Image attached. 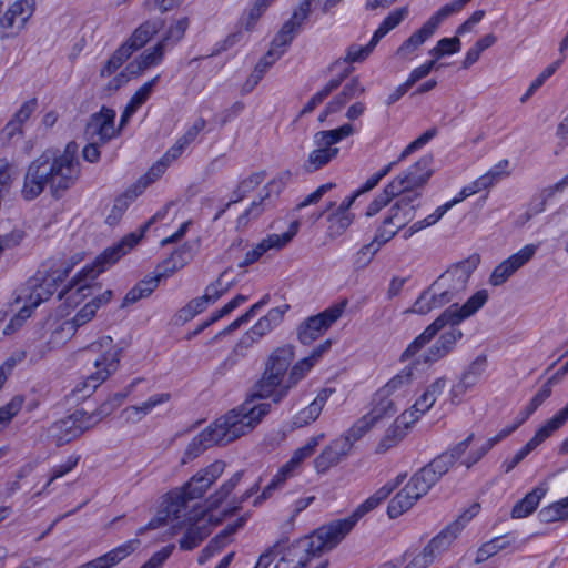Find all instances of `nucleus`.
Returning a JSON list of instances; mask_svg holds the SVG:
<instances>
[{"label": "nucleus", "instance_id": "f257e3e1", "mask_svg": "<svg viewBox=\"0 0 568 568\" xmlns=\"http://www.w3.org/2000/svg\"><path fill=\"white\" fill-rule=\"evenodd\" d=\"M78 151L77 142L70 141L62 153L55 155L47 150L33 160L24 174L22 197L32 201L48 186L54 199H61L77 184L81 175Z\"/></svg>", "mask_w": 568, "mask_h": 568}, {"label": "nucleus", "instance_id": "f03ea898", "mask_svg": "<svg viewBox=\"0 0 568 568\" xmlns=\"http://www.w3.org/2000/svg\"><path fill=\"white\" fill-rule=\"evenodd\" d=\"M270 410V403L253 404V400H246L193 437L186 446L181 463L187 464L207 448L214 445H227L250 433Z\"/></svg>", "mask_w": 568, "mask_h": 568}, {"label": "nucleus", "instance_id": "7ed1b4c3", "mask_svg": "<svg viewBox=\"0 0 568 568\" xmlns=\"http://www.w3.org/2000/svg\"><path fill=\"white\" fill-rule=\"evenodd\" d=\"M168 213V207L158 211L149 221H146L136 232H132L122 237L116 244L105 248L95 261L85 265L69 283V285L59 293L61 300L65 294L70 293L73 288L83 297L88 294L87 290L92 287L91 282L97 278L99 274L116 263L123 255L129 253L144 236L149 227L156 221L163 220Z\"/></svg>", "mask_w": 568, "mask_h": 568}, {"label": "nucleus", "instance_id": "20e7f679", "mask_svg": "<svg viewBox=\"0 0 568 568\" xmlns=\"http://www.w3.org/2000/svg\"><path fill=\"white\" fill-rule=\"evenodd\" d=\"M226 468L224 460L217 459L199 469L182 487L169 491L164 499V511L169 516L180 518L187 509L195 507L191 501L202 498L211 486L223 475Z\"/></svg>", "mask_w": 568, "mask_h": 568}, {"label": "nucleus", "instance_id": "39448f33", "mask_svg": "<svg viewBox=\"0 0 568 568\" xmlns=\"http://www.w3.org/2000/svg\"><path fill=\"white\" fill-rule=\"evenodd\" d=\"M486 290L477 291L463 305H450L433 323H430L400 355V362L414 357L427 345L446 325H459L463 321L477 313L487 302Z\"/></svg>", "mask_w": 568, "mask_h": 568}, {"label": "nucleus", "instance_id": "423d86ee", "mask_svg": "<svg viewBox=\"0 0 568 568\" xmlns=\"http://www.w3.org/2000/svg\"><path fill=\"white\" fill-rule=\"evenodd\" d=\"M479 504H473L456 520L436 535L424 550L415 556L405 568H426L430 565L437 555H440L450 547L466 525L479 513Z\"/></svg>", "mask_w": 568, "mask_h": 568}, {"label": "nucleus", "instance_id": "0eeeda50", "mask_svg": "<svg viewBox=\"0 0 568 568\" xmlns=\"http://www.w3.org/2000/svg\"><path fill=\"white\" fill-rule=\"evenodd\" d=\"M479 263V256L473 255L448 267L433 284H437L438 300L444 305H457L466 291L469 277Z\"/></svg>", "mask_w": 568, "mask_h": 568}, {"label": "nucleus", "instance_id": "6e6552de", "mask_svg": "<svg viewBox=\"0 0 568 568\" xmlns=\"http://www.w3.org/2000/svg\"><path fill=\"white\" fill-rule=\"evenodd\" d=\"M244 475L245 470H237L227 480L223 481L221 486L205 499V510L213 511L225 504V508L223 509L224 516H231L239 511L247 499L257 494L263 481L262 477H258L243 494L240 496L233 495L234 489L241 483Z\"/></svg>", "mask_w": 568, "mask_h": 568}, {"label": "nucleus", "instance_id": "1a4fd4ad", "mask_svg": "<svg viewBox=\"0 0 568 568\" xmlns=\"http://www.w3.org/2000/svg\"><path fill=\"white\" fill-rule=\"evenodd\" d=\"M354 133V126L345 123L337 129L318 131L314 134L315 149L308 154L304 163V169L313 173L334 160L339 149L335 146L339 141L351 136Z\"/></svg>", "mask_w": 568, "mask_h": 568}, {"label": "nucleus", "instance_id": "9d476101", "mask_svg": "<svg viewBox=\"0 0 568 568\" xmlns=\"http://www.w3.org/2000/svg\"><path fill=\"white\" fill-rule=\"evenodd\" d=\"M356 525L352 515L347 518L332 521L318 528L313 535L297 540V548L306 550L315 557L324 550L336 547Z\"/></svg>", "mask_w": 568, "mask_h": 568}, {"label": "nucleus", "instance_id": "9b49d317", "mask_svg": "<svg viewBox=\"0 0 568 568\" xmlns=\"http://www.w3.org/2000/svg\"><path fill=\"white\" fill-rule=\"evenodd\" d=\"M204 509L192 507L186 510V514L182 513L180 518L166 514V517L173 523V535L184 530V535L179 541L181 549L192 550L210 535V528L204 523Z\"/></svg>", "mask_w": 568, "mask_h": 568}, {"label": "nucleus", "instance_id": "f8f14e48", "mask_svg": "<svg viewBox=\"0 0 568 568\" xmlns=\"http://www.w3.org/2000/svg\"><path fill=\"white\" fill-rule=\"evenodd\" d=\"M186 253H189V247L186 246L174 251L170 258L163 262L161 266L163 267L162 272L158 273L155 276H146L125 294L123 298V305L125 306L133 304L141 298L151 295L158 287L162 277H166L173 274L175 271L182 268L187 263V260L183 257Z\"/></svg>", "mask_w": 568, "mask_h": 568}, {"label": "nucleus", "instance_id": "ddd939ff", "mask_svg": "<svg viewBox=\"0 0 568 568\" xmlns=\"http://www.w3.org/2000/svg\"><path fill=\"white\" fill-rule=\"evenodd\" d=\"M348 301L346 298L331 305L317 315L310 316L297 328L298 341L310 345L321 336L343 315Z\"/></svg>", "mask_w": 568, "mask_h": 568}, {"label": "nucleus", "instance_id": "4468645a", "mask_svg": "<svg viewBox=\"0 0 568 568\" xmlns=\"http://www.w3.org/2000/svg\"><path fill=\"white\" fill-rule=\"evenodd\" d=\"M433 156L426 154L417 162L410 165L406 171L394 178L390 183L395 185L398 194H416V199L422 195L420 190L428 182L433 174Z\"/></svg>", "mask_w": 568, "mask_h": 568}, {"label": "nucleus", "instance_id": "2eb2a0df", "mask_svg": "<svg viewBox=\"0 0 568 568\" xmlns=\"http://www.w3.org/2000/svg\"><path fill=\"white\" fill-rule=\"evenodd\" d=\"M97 420L94 415H89L83 409H77L71 415L54 422L50 426L49 433L55 444L62 446L94 427Z\"/></svg>", "mask_w": 568, "mask_h": 568}, {"label": "nucleus", "instance_id": "dca6fc26", "mask_svg": "<svg viewBox=\"0 0 568 568\" xmlns=\"http://www.w3.org/2000/svg\"><path fill=\"white\" fill-rule=\"evenodd\" d=\"M119 361L118 351L106 352L97 358L94 361L97 371L79 382L72 390L77 399L89 397L100 384L116 371Z\"/></svg>", "mask_w": 568, "mask_h": 568}, {"label": "nucleus", "instance_id": "f3484780", "mask_svg": "<svg viewBox=\"0 0 568 568\" xmlns=\"http://www.w3.org/2000/svg\"><path fill=\"white\" fill-rule=\"evenodd\" d=\"M115 115V111L108 106H102L99 112L93 113L84 130L88 140L99 141L101 144H105L115 138L118 134L114 128Z\"/></svg>", "mask_w": 568, "mask_h": 568}, {"label": "nucleus", "instance_id": "a211bd4d", "mask_svg": "<svg viewBox=\"0 0 568 568\" xmlns=\"http://www.w3.org/2000/svg\"><path fill=\"white\" fill-rule=\"evenodd\" d=\"M427 493L426 486L418 483L413 475L408 483L390 499L387 506V515L392 519L398 518Z\"/></svg>", "mask_w": 568, "mask_h": 568}, {"label": "nucleus", "instance_id": "6ab92c4d", "mask_svg": "<svg viewBox=\"0 0 568 568\" xmlns=\"http://www.w3.org/2000/svg\"><path fill=\"white\" fill-rule=\"evenodd\" d=\"M298 231V222L291 223L288 230L283 234H270L257 243L252 250L247 251L243 261L240 262V267H246L258 261L270 250H281L286 246Z\"/></svg>", "mask_w": 568, "mask_h": 568}, {"label": "nucleus", "instance_id": "aec40b11", "mask_svg": "<svg viewBox=\"0 0 568 568\" xmlns=\"http://www.w3.org/2000/svg\"><path fill=\"white\" fill-rule=\"evenodd\" d=\"M352 440L342 435L329 442L321 454L314 459V468L317 474H325L332 467L346 459L352 452Z\"/></svg>", "mask_w": 568, "mask_h": 568}, {"label": "nucleus", "instance_id": "412c9836", "mask_svg": "<svg viewBox=\"0 0 568 568\" xmlns=\"http://www.w3.org/2000/svg\"><path fill=\"white\" fill-rule=\"evenodd\" d=\"M538 246L535 244H527L515 254L503 261L497 265L490 277L489 283L493 286L504 284L517 270L528 263L536 254Z\"/></svg>", "mask_w": 568, "mask_h": 568}, {"label": "nucleus", "instance_id": "4be33fe9", "mask_svg": "<svg viewBox=\"0 0 568 568\" xmlns=\"http://www.w3.org/2000/svg\"><path fill=\"white\" fill-rule=\"evenodd\" d=\"M438 133V130L436 128H430L427 131H425L420 136L415 139L413 142H410L400 153L397 161L390 162L387 165H385L383 169H381L378 172L374 173L372 176H369L366 182L357 190L361 194L366 193L371 190H373L379 181L386 176L394 165H396L398 162L405 160L408 155L414 153L415 151L422 149L424 145H426L432 139H434Z\"/></svg>", "mask_w": 568, "mask_h": 568}, {"label": "nucleus", "instance_id": "5701e85b", "mask_svg": "<svg viewBox=\"0 0 568 568\" xmlns=\"http://www.w3.org/2000/svg\"><path fill=\"white\" fill-rule=\"evenodd\" d=\"M291 385L284 383V377L265 368L262 377L255 384L254 398H272L274 404H278L287 396Z\"/></svg>", "mask_w": 568, "mask_h": 568}, {"label": "nucleus", "instance_id": "b1692460", "mask_svg": "<svg viewBox=\"0 0 568 568\" xmlns=\"http://www.w3.org/2000/svg\"><path fill=\"white\" fill-rule=\"evenodd\" d=\"M449 329L444 332L439 338L423 354L425 364H434L449 355L463 338V332L458 325H448Z\"/></svg>", "mask_w": 568, "mask_h": 568}, {"label": "nucleus", "instance_id": "393cba45", "mask_svg": "<svg viewBox=\"0 0 568 568\" xmlns=\"http://www.w3.org/2000/svg\"><path fill=\"white\" fill-rule=\"evenodd\" d=\"M449 329L444 332L439 338L423 354L425 364H434L449 355L463 338V332L458 325H448Z\"/></svg>", "mask_w": 568, "mask_h": 568}, {"label": "nucleus", "instance_id": "a878e982", "mask_svg": "<svg viewBox=\"0 0 568 568\" xmlns=\"http://www.w3.org/2000/svg\"><path fill=\"white\" fill-rule=\"evenodd\" d=\"M449 329L444 332L439 338L423 354L425 364H434L449 355L463 338V332L458 325H448Z\"/></svg>", "mask_w": 568, "mask_h": 568}, {"label": "nucleus", "instance_id": "bb28decb", "mask_svg": "<svg viewBox=\"0 0 568 568\" xmlns=\"http://www.w3.org/2000/svg\"><path fill=\"white\" fill-rule=\"evenodd\" d=\"M396 199L386 216V224H392V226L402 230L414 219L415 211L419 206V203H417L418 199H416V194L410 195L402 193L397 195Z\"/></svg>", "mask_w": 568, "mask_h": 568}, {"label": "nucleus", "instance_id": "cd10ccee", "mask_svg": "<svg viewBox=\"0 0 568 568\" xmlns=\"http://www.w3.org/2000/svg\"><path fill=\"white\" fill-rule=\"evenodd\" d=\"M487 367L486 355L477 356L462 374L460 379L450 389L452 400L462 398L480 379Z\"/></svg>", "mask_w": 568, "mask_h": 568}, {"label": "nucleus", "instance_id": "c85d7f7f", "mask_svg": "<svg viewBox=\"0 0 568 568\" xmlns=\"http://www.w3.org/2000/svg\"><path fill=\"white\" fill-rule=\"evenodd\" d=\"M453 465L452 458L447 454L442 453L414 474V476L416 480L423 486H426V490L429 491V489L448 473Z\"/></svg>", "mask_w": 568, "mask_h": 568}, {"label": "nucleus", "instance_id": "c756f323", "mask_svg": "<svg viewBox=\"0 0 568 568\" xmlns=\"http://www.w3.org/2000/svg\"><path fill=\"white\" fill-rule=\"evenodd\" d=\"M288 310V304L271 308L265 316L261 317L245 333L252 337L254 343H257L262 337L267 335L283 322L284 315Z\"/></svg>", "mask_w": 568, "mask_h": 568}, {"label": "nucleus", "instance_id": "7c9ffc66", "mask_svg": "<svg viewBox=\"0 0 568 568\" xmlns=\"http://www.w3.org/2000/svg\"><path fill=\"white\" fill-rule=\"evenodd\" d=\"M171 399L170 393H160L152 395L145 402L140 405H132L125 407L121 412V416L128 423H138L142 420L146 415H149L155 407L159 405L165 404Z\"/></svg>", "mask_w": 568, "mask_h": 568}, {"label": "nucleus", "instance_id": "2f4dec72", "mask_svg": "<svg viewBox=\"0 0 568 568\" xmlns=\"http://www.w3.org/2000/svg\"><path fill=\"white\" fill-rule=\"evenodd\" d=\"M36 10V0H17L4 12V21L9 29L22 30Z\"/></svg>", "mask_w": 568, "mask_h": 568}, {"label": "nucleus", "instance_id": "473e14b6", "mask_svg": "<svg viewBox=\"0 0 568 568\" xmlns=\"http://www.w3.org/2000/svg\"><path fill=\"white\" fill-rule=\"evenodd\" d=\"M162 26V20H148L140 24L122 44L133 54V52L144 47L146 42L160 31Z\"/></svg>", "mask_w": 568, "mask_h": 568}, {"label": "nucleus", "instance_id": "72a5a7b5", "mask_svg": "<svg viewBox=\"0 0 568 568\" xmlns=\"http://www.w3.org/2000/svg\"><path fill=\"white\" fill-rule=\"evenodd\" d=\"M332 393L333 390L328 388L321 389L315 399L294 416L293 424L303 427L315 422Z\"/></svg>", "mask_w": 568, "mask_h": 568}, {"label": "nucleus", "instance_id": "f704fd0d", "mask_svg": "<svg viewBox=\"0 0 568 568\" xmlns=\"http://www.w3.org/2000/svg\"><path fill=\"white\" fill-rule=\"evenodd\" d=\"M397 412L395 400L392 395L381 388L374 394L371 402V409L367 413L377 424L384 418L392 417Z\"/></svg>", "mask_w": 568, "mask_h": 568}, {"label": "nucleus", "instance_id": "c9c22d12", "mask_svg": "<svg viewBox=\"0 0 568 568\" xmlns=\"http://www.w3.org/2000/svg\"><path fill=\"white\" fill-rule=\"evenodd\" d=\"M165 49L166 45L159 41L153 48L145 50L139 58L130 62L128 70H134L133 73L140 75L146 69L160 64L164 58Z\"/></svg>", "mask_w": 568, "mask_h": 568}, {"label": "nucleus", "instance_id": "e433bc0d", "mask_svg": "<svg viewBox=\"0 0 568 568\" xmlns=\"http://www.w3.org/2000/svg\"><path fill=\"white\" fill-rule=\"evenodd\" d=\"M297 470L298 469L296 467L286 462L273 476L270 484L264 487V489L258 496L255 497V499L253 500V506L260 507L265 500H267L272 496L273 491L281 488L288 478L293 477L296 474Z\"/></svg>", "mask_w": 568, "mask_h": 568}, {"label": "nucleus", "instance_id": "4c0bfd02", "mask_svg": "<svg viewBox=\"0 0 568 568\" xmlns=\"http://www.w3.org/2000/svg\"><path fill=\"white\" fill-rule=\"evenodd\" d=\"M297 470L298 469L296 467L286 462L273 476L270 484L264 487V489L258 496L255 497V499L253 500V506L260 507L265 500H267L272 496L273 491L281 488L288 478L293 477L296 474Z\"/></svg>", "mask_w": 568, "mask_h": 568}, {"label": "nucleus", "instance_id": "58836bf2", "mask_svg": "<svg viewBox=\"0 0 568 568\" xmlns=\"http://www.w3.org/2000/svg\"><path fill=\"white\" fill-rule=\"evenodd\" d=\"M297 470L298 469L296 467L286 462L273 476L270 484L264 487V489L258 496L255 497V499L253 500V506L260 507L265 500H267L272 496L273 491L281 488L288 478L293 477L296 474Z\"/></svg>", "mask_w": 568, "mask_h": 568}, {"label": "nucleus", "instance_id": "ea45409f", "mask_svg": "<svg viewBox=\"0 0 568 568\" xmlns=\"http://www.w3.org/2000/svg\"><path fill=\"white\" fill-rule=\"evenodd\" d=\"M140 544L139 539H131L109 552L93 559L98 568H112L132 554Z\"/></svg>", "mask_w": 568, "mask_h": 568}, {"label": "nucleus", "instance_id": "a19ab883", "mask_svg": "<svg viewBox=\"0 0 568 568\" xmlns=\"http://www.w3.org/2000/svg\"><path fill=\"white\" fill-rule=\"evenodd\" d=\"M294 358V349L291 345L277 347L268 356L265 368L285 377L287 369Z\"/></svg>", "mask_w": 568, "mask_h": 568}, {"label": "nucleus", "instance_id": "79ce46f5", "mask_svg": "<svg viewBox=\"0 0 568 568\" xmlns=\"http://www.w3.org/2000/svg\"><path fill=\"white\" fill-rule=\"evenodd\" d=\"M365 93V88L362 85L357 77L352 78L342 91L328 102V111H341L352 99L361 97Z\"/></svg>", "mask_w": 568, "mask_h": 568}, {"label": "nucleus", "instance_id": "37998d69", "mask_svg": "<svg viewBox=\"0 0 568 568\" xmlns=\"http://www.w3.org/2000/svg\"><path fill=\"white\" fill-rule=\"evenodd\" d=\"M438 298L437 284L432 283L425 291L420 293L412 308L407 310L406 313L426 315L434 308L444 306L442 300Z\"/></svg>", "mask_w": 568, "mask_h": 568}, {"label": "nucleus", "instance_id": "c03bdc74", "mask_svg": "<svg viewBox=\"0 0 568 568\" xmlns=\"http://www.w3.org/2000/svg\"><path fill=\"white\" fill-rule=\"evenodd\" d=\"M266 178L265 171L253 172L248 176L241 179L232 192V199L226 203V207L239 203L252 193Z\"/></svg>", "mask_w": 568, "mask_h": 568}, {"label": "nucleus", "instance_id": "a18cd8bd", "mask_svg": "<svg viewBox=\"0 0 568 568\" xmlns=\"http://www.w3.org/2000/svg\"><path fill=\"white\" fill-rule=\"evenodd\" d=\"M435 30L425 22L417 31H415L402 45L396 50V55L400 58H408L412 55L422 44H424L433 34Z\"/></svg>", "mask_w": 568, "mask_h": 568}, {"label": "nucleus", "instance_id": "49530a36", "mask_svg": "<svg viewBox=\"0 0 568 568\" xmlns=\"http://www.w3.org/2000/svg\"><path fill=\"white\" fill-rule=\"evenodd\" d=\"M546 495L544 487H536L529 491L523 499L517 501L511 509L513 518H525L532 514L538 507L541 498Z\"/></svg>", "mask_w": 568, "mask_h": 568}, {"label": "nucleus", "instance_id": "de8ad7c7", "mask_svg": "<svg viewBox=\"0 0 568 568\" xmlns=\"http://www.w3.org/2000/svg\"><path fill=\"white\" fill-rule=\"evenodd\" d=\"M568 420V404L558 410L550 419H548L542 426H540L531 439L537 446L542 444L549 438L556 430L561 428Z\"/></svg>", "mask_w": 568, "mask_h": 568}, {"label": "nucleus", "instance_id": "09e8293b", "mask_svg": "<svg viewBox=\"0 0 568 568\" xmlns=\"http://www.w3.org/2000/svg\"><path fill=\"white\" fill-rule=\"evenodd\" d=\"M399 231L396 226H392V224H386V217L384 219L382 225L377 229L373 241L366 245H364L358 254H369L373 256L376 254L382 245L390 241Z\"/></svg>", "mask_w": 568, "mask_h": 568}, {"label": "nucleus", "instance_id": "8fccbe9b", "mask_svg": "<svg viewBox=\"0 0 568 568\" xmlns=\"http://www.w3.org/2000/svg\"><path fill=\"white\" fill-rule=\"evenodd\" d=\"M313 557L308 549L301 550L297 548V541H295L274 568H305Z\"/></svg>", "mask_w": 568, "mask_h": 568}, {"label": "nucleus", "instance_id": "3c124183", "mask_svg": "<svg viewBox=\"0 0 568 568\" xmlns=\"http://www.w3.org/2000/svg\"><path fill=\"white\" fill-rule=\"evenodd\" d=\"M395 489V485L386 484L376 490L371 497L362 503L356 510L352 514V517L357 523L365 514L375 509L382 501H384L390 493Z\"/></svg>", "mask_w": 568, "mask_h": 568}, {"label": "nucleus", "instance_id": "603ef678", "mask_svg": "<svg viewBox=\"0 0 568 568\" xmlns=\"http://www.w3.org/2000/svg\"><path fill=\"white\" fill-rule=\"evenodd\" d=\"M346 75H341L338 78L331 79L320 91H317L312 98L307 101V103L303 106L300 112V115H305L314 111L316 106H318L323 101L336 89H338Z\"/></svg>", "mask_w": 568, "mask_h": 568}, {"label": "nucleus", "instance_id": "864d4df0", "mask_svg": "<svg viewBox=\"0 0 568 568\" xmlns=\"http://www.w3.org/2000/svg\"><path fill=\"white\" fill-rule=\"evenodd\" d=\"M409 13L408 7H402L392 11L375 30L374 43H378L390 30L395 29Z\"/></svg>", "mask_w": 568, "mask_h": 568}, {"label": "nucleus", "instance_id": "5fc2aeb1", "mask_svg": "<svg viewBox=\"0 0 568 568\" xmlns=\"http://www.w3.org/2000/svg\"><path fill=\"white\" fill-rule=\"evenodd\" d=\"M568 186V174L564 176L560 181L555 183L551 186L544 189L538 199H535L529 206V214L536 215L545 211L546 203L549 199H551L557 192L564 191V189Z\"/></svg>", "mask_w": 568, "mask_h": 568}, {"label": "nucleus", "instance_id": "6e6d98bb", "mask_svg": "<svg viewBox=\"0 0 568 568\" xmlns=\"http://www.w3.org/2000/svg\"><path fill=\"white\" fill-rule=\"evenodd\" d=\"M271 205L268 195H261L258 200H255L251 205L237 217V227H245L251 220H256L263 212Z\"/></svg>", "mask_w": 568, "mask_h": 568}, {"label": "nucleus", "instance_id": "4d7b16f0", "mask_svg": "<svg viewBox=\"0 0 568 568\" xmlns=\"http://www.w3.org/2000/svg\"><path fill=\"white\" fill-rule=\"evenodd\" d=\"M327 236L332 240L343 235L354 221L353 214H341L333 212L327 217Z\"/></svg>", "mask_w": 568, "mask_h": 568}, {"label": "nucleus", "instance_id": "13d9d810", "mask_svg": "<svg viewBox=\"0 0 568 568\" xmlns=\"http://www.w3.org/2000/svg\"><path fill=\"white\" fill-rule=\"evenodd\" d=\"M131 55L132 53L126 49V47L121 44L100 69V77H111L123 65L126 60L130 59Z\"/></svg>", "mask_w": 568, "mask_h": 568}, {"label": "nucleus", "instance_id": "bf43d9fd", "mask_svg": "<svg viewBox=\"0 0 568 568\" xmlns=\"http://www.w3.org/2000/svg\"><path fill=\"white\" fill-rule=\"evenodd\" d=\"M539 517L544 523H554L568 518V496L539 511Z\"/></svg>", "mask_w": 568, "mask_h": 568}, {"label": "nucleus", "instance_id": "052dcab7", "mask_svg": "<svg viewBox=\"0 0 568 568\" xmlns=\"http://www.w3.org/2000/svg\"><path fill=\"white\" fill-rule=\"evenodd\" d=\"M31 292L28 296V303L33 307L39 306L42 302L55 292V285L47 276L40 284H30Z\"/></svg>", "mask_w": 568, "mask_h": 568}, {"label": "nucleus", "instance_id": "680f3d73", "mask_svg": "<svg viewBox=\"0 0 568 568\" xmlns=\"http://www.w3.org/2000/svg\"><path fill=\"white\" fill-rule=\"evenodd\" d=\"M189 27L190 19L187 17L180 18L170 24L165 34L160 41L163 42L165 45H174L184 38V34Z\"/></svg>", "mask_w": 568, "mask_h": 568}, {"label": "nucleus", "instance_id": "e2e57ef3", "mask_svg": "<svg viewBox=\"0 0 568 568\" xmlns=\"http://www.w3.org/2000/svg\"><path fill=\"white\" fill-rule=\"evenodd\" d=\"M375 425V420L368 414H365L342 434V436L352 440V446H354V443L365 436Z\"/></svg>", "mask_w": 568, "mask_h": 568}, {"label": "nucleus", "instance_id": "0e129e2a", "mask_svg": "<svg viewBox=\"0 0 568 568\" xmlns=\"http://www.w3.org/2000/svg\"><path fill=\"white\" fill-rule=\"evenodd\" d=\"M395 185H392L389 182L384 190L369 203L366 210V216L376 215L383 207L390 203V201L397 195V191H395Z\"/></svg>", "mask_w": 568, "mask_h": 568}, {"label": "nucleus", "instance_id": "69168bd1", "mask_svg": "<svg viewBox=\"0 0 568 568\" xmlns=\"http://www.w3.org/2000/svg\"><path fill=\"white\" fill-rule=\"evenodd\" d=\"M324 438V434H320L317 436L311 437L306 444L296 450H294L292 457L290 458L288 463L292 464L294 467L300 469L302 463L311 457L316 447L318 446L320 442Z\"/></svg>", "mask_w": 568, "mask_h": 568}, {"label": "nucleus", "instance_id": "338daca9", "mask_svg": "<svg viewBox=\"0 0 568 568\" xmlns=\"http://www.w3.org/2000/svg\"><path fill=\"white\" fill-rule=\"evenodd\" d=\"M405 436L406 432L400 429L399 426L394 423L387 428L385 435L376 446V453H386L388 449L395 447Z\"/></svg>", "mask_w": 568, "mask_h": 568}, {"label": "nucleus", "instance_id": "774afa93", "mask_svg": "<svg viewBox=\"0 0 568 568\" xmlns=\"http://www.w3.org/2000/svg\"><path fill=\"white\" fill-rule=\"evenodd\" d=\"M415 364L404 367L397 375H395L386 385L381 389L386 390L387 394L393 395L403 386L412 382Z\"/></svg>", "mask_w": 568, "mask_h": 568}]
</instances>
